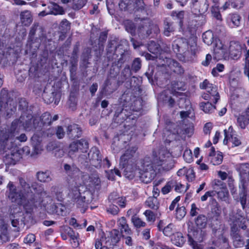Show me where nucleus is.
Instances as JSON below:
<instances>
[{
	"mask_svg": "<svg viewBox=\"0 0 249 249\" xmlns=\"http://www.w3.org/2000/svg\"><path fill=\"white\" fill-rule=\"evenodd\" d=\"M19 188L26 199L29 205H32L35 202V194L40 195L42 196L49 197L47 191L44 190L42 184H38L36 181L31 182L29 179L20 177L18 178Z\"/></svg>",
	"mask_w": 249,
	"mask_h": 249,
	"instance_id": "1",
	"label": "nucleus"
},
{
	"mask_svg": "<svg viewBox=\"0 0 249 249\" xmlns=\"http://www.w3.org/2000/svg\"><path fill=\"white\" fill-rule=\"evenodd\" d=\"M172 47L179 60L184 62L191 61L196 53V43H194V45H189L188 42L182 38L175 40Z\"/></svg>",
	"mask_w": 249,
	"mask_h": 249,
	"instance_id": "2",
	"label": "nucleus"
},
{
	"mask_svg": "<svg viewBox=\"0 0 249 249\" xmlns=\"http://www.w3.org/2000/svg\"><path fill=\"white\" fill-rule=\"evenodd\" d=\"M152 156L154 164L157 168L162 166V169L165 170H169L172 168L173 162L171 154L167 149L163 148L158 151H154Z\"/></svg>",
	"mask_w": 249,
	"mask_h": 249,
	"instance_id": "3",
	"label": "nucleus"
},
{
	"mask_svg": "<svg viewBox=\"0 0 249 249\" xmlns=\"http://www.w3.org/2000/svg\"><path fill=\"white\" fill-rule=\"evenodd\" d=\"M20 124L27 131L34 130L39 131L37 120L36 117L33 118L31 115H22L19 119L14 120L11 124V130L18 132Z\"/></svg>",
	"mask_w": 249,
	"mask_h": 249,
	"instance_id": "4",
	"label": "nucleus"
},
{
	"mask_svg": "<svg viewBox=\"0 0 249 249\" xmlns=\"http://www.w3.org/2000/svg\"><path fill=\"white\" fill-rule=\"evenodd\" d=\"M119 6L122 9L133 10L135 13L141 12L143 16L148 15L151 13L150 6L146 5L142 0H123Z\"/></svg>",
	"mask_w": 249,
	"mask_h": 249,
	"instance_id": "5",
	"label": "nucleus"
},
{
	"mask_svg": "<svg viewBox=\"0 0 249 249\" xmlns=\"http://www.w3.org/2000/svg\"><path fill=\"white\" fill-rule=\"evenodd\" d=\"M80 190L77 187L72 188L69 194L70 197L76 202L80 206H84V203L88 204L93 199V195L89 190L80 193Z\"/></svg>",
	"mask_w": 249,
	"mask_h": 249,
	"instance_id": "6",
	"label": "nucleus"
},
{
	"mask_svg": "<svg viewBox=\"0 0 249 249\" xmlns=\"http://www.w3.org/2000/svg\"><path fill=\"white\" fill-rule=\"evenodd\" d=\"M18 132H13L11 130V128L8 132L4 133L0 131V145L3 150L15 151L18 149L17 144L15 142L14 137Z\"/></svg>",
	"mask_w": 249,
	"mask_h": 249,
	"instance_id": "7",
	"label": "nucleus"
},
{
	"mask_svg": "<svg viewBox=\"0 0 249 249\" xmlns=\"http://www.w3.org/2000/svg\"><path fill=\"white\" fill-rule=\"evenodd\" d=\"M228 222L231 226V230L233 227L236 229L240 228L242 229L246 228L245 214L242 210L239 209L237 210L236 212H232L230 213Z\"/></svg>",
	"mask_w": 249,
	"mask_h": 249,
	"instance_id": "8",
	"label": "nucleus"
},
{
	"mask_svg": "<svg viewBox=\"0 0 249 249\" xmlns=\"http://www.w3.org/2000/svg\"><path fill=\"white\" fill-rule=\"evenodd\" d=\"M7 188V196L12 202L16 203L18 205L28 204L26 199H23V196L20 190H18L12 182L10 181L9 182Z\"/></svg>",
	"mask_w": 249,
	"mask_h": 249,
	"instance_id": "9",
	"label": "nucleus"
},
{
	"mask_svg": "<svg viewBox=\"0 0 249 249\" xmlns=\"http://www.w3.org/2000/svg\"><path fill=\"white\" fill-rule=\"evenodd\" d=\"M205 232L201 230H194L188 234V243L193 249H202L200 244L204 238Z\"/></svg>",
	"mask_w": 249,
	"mask_h": 249,
	"instance_id": "10",
	"label": "nucleus"
},
{
	"mask_svg": "<svg viewBox=\"0 0 249 249\" xmlns=\"http://www.w3.org/2000/svg\"><path fill=\"white\" fill-rule=\"evenodd\" d=\"M130 59V54L124 50L118 49L116 53H114V56L109 61L112 62V64L121 67L124 62H128Z\"/></svg>",
	"mask_w": 249,
	"mask_h": 249,
	"instance_id": "11",
	"label": "nucleus"
},
{
	"mask_svg": "<svg viewBox=\"0 0 249 249\" xmlns=\"http://www.w3.org/2000/svg\"><path fill=\"white\" fill-rule=\"evenodd\" d=\"M125 87L129 89V92L133 95L134 97L141 95L142 89L141 88V83L140 80L135 76H133L130 80L125 84Z\"/></svg>",
	"mask_w": 249,
	"mask_h": 249,
	"instance_id": "12",
	"label": "nucleus"
},
{
	"mask_svg": "<svg viewBox=\"0 0 249 249\" xmlns=\"http://www.w3.org/2000/svg\"><path fill=\"white\" fill-rule=\"evenodd\" d=\"M90 164L99 168L102 166V156L100 150L96 147H92L88 154Z\"/></svg>",
	"mask_w": 249,
	"mask_h": 249,
	"instance_id": "13",
	"label": "nucleus"
},
{
	"mask_svg": "<svg viewBox=\"0 0 249 249\" xmlns=\"http://www.w3.org/2000/svg\"><path fill=\"white\" fill-rule=\"evenodd\" d=\"M89 142L85 139L72 142L69 145L70 154H73L79 150L82 152H86L89 147Z\"/></svg>",
	"mask_w": 249,
	"mask_h": 249,
	"instance_id": "14",
	"label": "nucleus"
},
{
	"mask_svg": "<svg viewBox=\"0 0 249 249\" xmlns=\"http://www.w3.org/2000/svg\"><path fill=\"white\" fill-rule=\"evenodd\" d=\"M114 108L115 113L113 120L117 124L123 123L130 116V112L124 109L121 104L114 105Z\"/></svg>",
	"mask_w": 249,
	"mask_h": 249,
	"instance_id": "15",
	"label": "nucleus"
},
{
	"mask_svg": "<svg viewBox=\"0 0 249 249\" xmlns=\"http://www.w3.org/2000/svg\"><path fill=\"white\" fill-rule=\"evenodd\" d=\"M137 147L133 146L128 148L121 157L120 165L124 166L128 163H136L135 155Z\"/></svg>",
	"mask_w": 249,
	"mask_h": 249,
	"instance_id": "16",
	"label": "nucleus"
},
{
	"mask_svg": "<svg viewBox=\"0 0 249 249\" xmlns=\"http://www.w3.org/2000/svg\"><path fill=\"white\" fill-rule=\"evenodd\" d=\"M192 11L197 16L204 14L208 9L207 0H192Z\"/></svg>",
	"mask_w": 249,
	"mask_h": 249,
	"instance_id": "17",
	"label": "nucleus"
},
{
	"mask_svg": "<svg viewBox=\"0 0 249 249\" xmlns=\"http://www.w3.org/2000/svg\"><path fill=\"white\" fill-rule=\"evenodd\" d=\"M200 87L202 89H205L207 92L213 98V102L216 104L219 99V95L217 91V87L215 86L210 84L209 82L205 79L203 83L200 84Z\"/></svg>",
	"mask_w": 249,
	"mask_h": 249,
	"instance_id": "18",
	"label": "nucleus"
},
{
	"mask_svg": "<svg viewBox=\"0 0 249 249\" xmlns=\"http://www.w3.org/2000/svg\"><path fill=\"white\" fill-rule=\"evenodd\" d=\"M64 170L66 174L70 178L76 180L80 176H85L84 173L81 172L79 168L73 163L68 164L65 163L63 165Z\"/></svg>",
	"mask_w": 249,
	"mask_h": 249,
	"instance_id": "19",
	"label": "nucleus"
},
{
	"mask_svg": "<svg viewBox=\"0 0 249 249\" xmlns=\"http://www.w3.org/2000/svg\"><path fill=\"white\" fill-rule=\"evenodd\" d=\"M12 226L16 228L15 231H18L21 228H23L25 225L24 217L21 212H17L15 214L12 213L10 215Z\"/></svg>",
	"mask_w": 249,
	"mask_h": 249,
	"instance_id": "20",
	"label": "nucleus"
},
{
	"mask_svg": "<svg viewBox=\"0 0 249 249\" xmlns=\"http://www.w3.org/2000/svg\"><path fill=\"white\" fill-rule=\"evenodd\" d=\"M136 164L140 171H152L157 168L154 164L153 159L149 157L140 160Z\"/></svg>",
	"mask_w": 249,
	"mask_h": 249,
	"instance_id": "21",
	"label": "nucleus"
},
{
	"mask_svg": "<svg viewBox=\"0 0 249 249\" xmlns=\"http://www.w3.org/2000/svg\"><path fill=\"white\" fill-rule=\"evenodd\" d=\"M137 32L139 36L142 38L148 36L151 34L149 22L147 19L143 18L138 27Z\"/></svg>",
	"mask_w": 249,
	"mask_h": 249,
	"instance_id": "22",
	"label": "nucleus"
},
{
	"mask_svg": "<svg viewBox=\"0 0 249 249\" xmlns=\"http://www.w3.org/2000/svg\"><path fill=\"white\" fill-rule=\"evenodd\" d=\"M239 231V229H236L235 227L231 230L232 245L236 248H241L245 245V241Z\"/></svg>",
	"mask_w": 249,
	"mask_h": 249,
	"instance_id": "23",
	"label": "nucleus"
},
{
	"mask_svg": "<svg viewBox=\"0 0 249 249\" xmlns=\"http://www.w3.org/2000/svg\"><path fill=\"white\" fill-rule=\"evenodd\" d=\"M43 28L39 26V23L35 22L30 29L28 36V40L33 42L35 38H41L43 34Z\"/></svg>",
	"mask_w": 249,
	"mask_h": 249,
	"instance_id": "24",
	"label": "nucleus"
},
{
	"mask_svg": "<svg viewBox=\"0 0 249 249\" xmlns=\"http://www.w3.org/2000/svg\"><path fill=\"white\" fill-rule=\"evenodd\" d=\"M242 49V46L238 42H231L229 48L231 57L234 60L239 59L241 56Z\"/></svg>",
	"mask_w": 249,
	"mask_h": 249,
	"instance_id": "25",
	"label": "nucleus"
},
{
	"mask_svg": "<svg viewBox=\"0 0 249 249\" xmlns=\"http://www.w3.org/2000/svg\"><path fill=\"white\" fill-rule=\"evenodd\" d=\"M82 131L81 128L76 124H72L68 126L67 134L69 138L74 140L80 137Z\"/></svg>",
	"mask_w": 249,
	"mask_h": 249,
	"instance_id": "26",
	"label": "nucleus"
},
{
	"mask_svg": "<svg viewBox=\"0 0 249 249\" xmlns=\"http://www.w3.org/2000/svg\"><path fill=\"white\" fill-rule=\"evenodd\" d=\"M221 186V190L216 192L215 191V194L216 193L217 196L219 199L222 201H226L229 196V192L227 189L225 187V184L220 180L215 181L213 186V188L216 189V187Z\"/></svg>",
	"mask_w": 249,
	"mask_h": 249,
	"instance_id": "27",
	"label": "nucleus"
},
{
	"mask_svg": "<svg viewBox=\"0 0 249 249\" xmlns=\"http://www.w3.org/2000/svg\"><path fill=\"white\" fill-rule=\"evenodd\" d=\"M38 123L39 131L41 130L43 127L50 125L52 124V116L49 112L44 113L39 117H36Z\"/></svg>",
	"mask_w": 249,
	"mask_h": 249,
	"instance_id": "28",
	"label": "nucleus"
},
{
	"mask_svg": "<svg viewBox=\"0 0 249 249\" xmlns=\"http://www.w3.org/2000/svg\"><path fill=\"white\" fill-rule=\"evenodd\" d=\"M120 46L118 45L117 41L114 39L109 40L107 47V57L110 60L114 56V53H116V50L121 49Z\"/></svg>",
	"mask_w": 249,
	"mask_h": 249,
	"instance_id": "29",
	"label": "nucleus"
},
{
	"mask_svg": "<svg viewBox=\"0 0 249 249\" xmlns=\"http://www.w3.org/2000/svg\"><path fill=\"white\" fill-rule=\"evenodd\" d=\"M237 123L241 129H248V126H249V108H247L245 112L238 117Z\"/></svg>",
	"mask_w": 249,
	"mask_h": 249,
	"instance_id": "30",
	"label": "nucleus"
},
{
	"mask_svg": "<svg viewBox=\"0 0 249 249\" xmlns=\"http://www.w3.org/2000/svg\"><path fill=\"white\" fill-rule=\"evenodd\" d=\"M122 234L120 231L118 230L113 229L109 232L107 236L108 239L106 242L108 243L109 245H116L120 240Z\"/></svg>",
	"mask_w": 249,
	"mask_h": 249,
	"instance_id": "31",
	"label": "nucleus"
},
{
	"mask_svg": "<svg viewBox=\"0 0 249 249\" xmlns=\"http://www.w3.org/2000/svg\"><path fill=\"white\" fill-rule=\"evenodd\" d=\"M166 129L168 131L170 132V134L168 135L169 139L174 138V136L176 134L181 135L182 129L180 126L177 124L172 123H170L167 125ZM166 141H169V142H171L170 139H166Z\"/></svg>",
	"mask_w": 249,
	"mask_h": 249,
	"instance_id": "32",
	"label": "nucleus"
},
{
	"mask_svg": "<svg viewBox=\"0 0 249 249\" xmlns=\"http://www.w3.org/2000/svg\"><path fill=\"white\" fill-rule=\"evenodd\" d=\"M66 210V207L61 203H53L48 208V213L52 214H56L58 215H63Z\"/></svg>",
	"mask_w": 249,
	"mask_h": 249,
	"instance_id": "33",
	"label": "nucleus"
},
{
	"mask_svg": "<svg viewBox=\"0 0 249 249\" xmlns=\"http://www.w3.org/2000/svg\"><path fill=\"white\" fill-rule=\"evenodd\" d=\"M136 163H128L125 165L122 166L124 169V175L125 178L132 179L135 175Z\"/></svg>",
	"mask_w": 249,
	"mask_h": 249,
	"instance_id": "34",
	"label": "nucleus"
},
{
	"mask_svg": "<svg viewBox=\"0 0 249 249\" xmlns=\"http://www.w3.org/2000/svg\"><path fill=\"white\" fill-rule=\"evenodd\" d=\"M47 9H49L50 15H58L65 14L63 7L54 2H50L47 5Z\"/></svg>",
	"mask_w": 249,
	"mask_h": 249,
	"instance_id": "35",
	"label": "nucleus"
},
{
	"mask_svg": "<svg viewBox=\"0 0 249 249\" xmlns=\"http://www.w3.org/2000/svg\"><path fill=\"white\" fill-rule=\"evenodd\" d=\"M141 180L144 183L150 182L155 178L156 173L155 170L140 171Z\"/></svg>",
	"mask_w": 249,
	"mask_h": 249,
	"instance_id": "36",
	"label": "nucleus"
},
{
	"mask_svg": "<svg viewBox=\"0 0 249 249\" xmlns=\"http://www.w3.org/2000/svg\"><path fill=\"white\" fill-rule=\"evenodd\" d=\"M171 240L172 243L178 247L182 246L186 241L182 233L178 231L174 233L171 236Z\"/></svg>",
	"mask_w": 249,
	"mask_h": 249,
	"instance_id": "37",
	"label": "nucleus"
},
{
	"mask_svg": "<svg viewBox=\"0 0 249 249\" xmlns=\"http://www.w3.org/2000/svg\"><path fill=\"white\" fill-rule=\"evenodd\" d=\"M175 29L173 26V22L171 21L168 18H166L163 21V34L168 37L171 36V33H173Z\"/></svg>",
	"mask_w": 249,
	"mask_h": 249,
	"instance_id": "38",
	"label": "nucleus"
},
{
	"mask_svg": "<svg viewBox=\"0 0 249 249\" xmlns=\"http://www.w3.org/2000/svg\"><path fill=\"white\" fill-rule=\"evenodd\" d=\"M37 179L41 182H49L52 180L51 172L46 170L45 171H38L36 173Z\"/></svg>",
	"mask_w": 249,
	"mask_h": 249,
	"instance_id": "39",
	"label": "nucleus"
},
{
	"mask_svg": "<svg viewBox=\"0 0 249 249\" xmlns=\"http://www.w3.org/2000/svg\"><path fill=\"white\" fill-rule=\"evenodd\" d=\"M43 98L45 103L47 104H50L54 102L57 105L58 103L59 100L56 99V97H59V94L54 92L51 93L44 92L42 94Z\"/></svg>",
	"mask_w": 249,
	"mask_h": 249,
	"instance_id": "40",
	"label": "nucleus"
},
{
	"mask_svg": "<svg viewBox=\"0 0 249 249\" xmlns=\"http://www.w3.org/2000/svg\"><path fill=\"white\" fill-rule=\"evenodd\" d=\"M169 66L171 70L178 74L182 75L184 72V70L181 65L175 60H170Z\"/></svg>",
	"mask_w": 249,
	"mask_h": 249,
	"instance_id": "41",
	"label": "nucleus"
},
{
	"mask_svg": "<svg viewBox=\"0 0 249 249\" xmlns=\"http://www.w3.org/2000/svg\"><path fill=\"white\" fill-rule=\"evenodd\" d=\"M146 205L154 210H157L160 207V203L155 195L149 197L145 201Z\"/></svg>",
	"mask_w": 249,
	"mask_h": 249,
	"instance_id": "42",
	"label": "nucleus"
},
{
	"mask_svg": "<svg viewBox=\"0 0 249 249\" xmlns=\"http://www.w3.org/2000/svg\"><path fill=\"white\" fill-rule=\"evenodd\" d=\"M213 52L215 55V58L217 57L219 58L220 57H223L224 55L225 49L223 48L222 43L220 40H216L215 46L213 48Z\"/></svg>",
	"mask_w": 249,
	"mask_h": 249,
	"instance_id": "43",
	"label": "nucleus"
},
{
	"mask_svg": "<svg viewBox=\"0 0 249 249\" xmlns=\"http://www.w3.org/2000/svg\"><path fill=\"white\" fill-rule=\"evenodd\" d=\"M50 194L52 196H55L58 201H61L63 199L62 190L58 186H53L50 190Z\"/></svg>",
	"mask_w": 249,
	"mask_h": 249,
	"instance_id": "44",
	"label": "nucleus"
},
{
	"mask_svg": "<svg viewBox=\"0 0 249 249\" xmlns=\"http://www.w3.org/2000/svg\"><path fill=\"white\" fill-rule=\"evenodd\" d=\"M21 22L25 26H27L32 22V18L31 13L27 10L22 12L20 14Z\"/></svg>",
	"mask_w": 249,
	"mask_h": 249,
	"instance_id": "45",
	"label": "nucleus"
},
{
	"mask_svg": "<svg viewBox=\"0 0 249 249\" xmlns=\"http://www.w3.org/2000/svg\"><path fill=\"white\" fill-rule=\"evenodd\" d=\"M196 226L199 229H203L206 227L207 223V218L204 214L199 215L195 220Z\"/></svg>",
	"mask_w": 249,
	"mask_h": 249,
	"instance_id": "46",
	"label": "nucleus"
},
{
	"mask_svg": "<svg viewBox=\"0 0 249 249\" xmlns=\"http://www.w3.org/2000/svg\"><path fill=\"white\" fill-rule=\"evenodd\" d=\"M221 208L218 202L215 200L213 199L212 201V206L211 208V213L215 217L216 219L220 216L221 214Z\"/></svg>",
	"mask_w": 249,
	"mask_h": 249,
	"instance_id": "47",
	"label": "nucleus"
},
{
	"mask_svg": "<svg viewBox=\"0 0 249 249\" xmlns=\"http://www.w3.org/2000/svg\"><path fill=\"white\" fill-rule=\"evenodd\" d=\"M7 156L8 158L12 160L11 163L13 164H15L16 161L19 160L22 157L18 148L15 151H11L10 154H8Z\"/></svg>",
	"mask_w": 249,
	"mask_h": 249,
	"instance_id": "48",
	"label": "nucleus"
},
{
	"mask_svg": "<svg viewBox=\"0 0 249 249\" xmlns=\"http://www.w3.org/2000/svg\"><path fill=\"white\" fill-rule=\"evenodd\" d=\"M32 145L33 148L31 156L35 157L41 153L42 149L40 143L38 141L32 142Z\"/></svg>",
	"mask_w": 249,
	"mask_h": 249,
	"instance_id": "49",
	"label": "nucleus"
},
{
	"mask_svg": "<svg viewBox=\"0 0 249 249\" xmlns=\"http://www.w3.org/2000/svg\"><path fill=\"white\" fill-rule=\"evenodd\" d=\"M200 107L204 112L208 113H212L215 109V107L209 101L206 103L201 102L200 104Z\"/></svg>",
	"mask_w": 249,
	"mask_h": 249,
	"instance_id": "50",
	"label": "nucleus"
},
{
	"mask_svg": "<svg viewBox=\"0 0 249 249\" xmlns=\"http://www.w3.org/2000/svg\"><path fill=\"white\" fill-rule=\"evenodd\" d=\"M91 49L88 47L85 48L82 53L81 60L85 65L89 64L88 60L91 57Z\"/></svg>",
	"mask_w": 249,
	"mask_h": 249,
	"instance_id": "51",
	"label": "nucleus"
},
{
	"mask_svg": "<svg viewBox=\"0 0 249 249\" xmlns=\"http://www.w3.org/2000/svg\"><path fill=\"white\" fill-rule=\"evenodd\" d=\"M204 42L208 45L212 44L213 41V35L211 31H207L202 35Z\"/></svg>",
	"mask_w": 249,
	"mask_h": 249,
	"instance_id": "52",
	"label": "nucleus"
},
{
	"mask_svg": "<svg viewBox=\"0 0 249 249\" xmlns=\"http://www.w3.org/2000/svg\"><path fill=\"white\" fill-rule=\"evenodd\" d=\"M88 0H72V8L74 10H79L87 3Z\"/></svg>",
	"mask_w": 249,
	"mask_h": 249,
	"instance_id": "53",
	"label": "nucleus"
},
{
	"mask_svg": "<svg viewBox=\"0 0 249 249\" xmlns=\"http://www.w3.org/2000/svg\"><path fill=\"white\" fill-rule=\"evenodd\" d=\"M142 67V61L140 58H135L131 64V70L135 72L138 71Z\"/></svg>",
	"mask_w": 249,
	"mask_h": 249,
	"instance_id": "54",
	"label": "nucleus"
},
{
	"mask_svg": "<svg viewBox=\"0 0 249 249\" xmlns=\"http://www.w3.org/2000/svg\"><path fill=\"white\" fill-rule=\"evenodd\" d=\"M131 221L133 225L137 228L141 227H144L146 226V223L142 221L139 217L133 215L131 217Z\"/></svg>",
	"mask_w": 249,
	"mask_h": 249,
	"instance_id": "55",
	"label": "nucleus"
},
{
	"mask_svg": "<svg viewBox=\"0 0 249 249\" xmlns=\"http://www.w3.org/2000/svg\"><path fill=\"white\" fill-rule=\"evenodd\" d=\"M163 234L167 236H172L174 233L177 232L174 229V226L172 224H169L162 229Z\"/></svg>",
	"mask_w": 249,
	"mask_h": 249,
	"instance_id": "56",
	"label": "nucleus"
},
{
	"mask_svg": "<svg viewBox=\"0 0 249 249\" xmlns=\"http://www.w3.org/2000/svg\"><path fill=\"white\" fill-rule=\"evenodd\" d=\"M124 24L126 30L131 35L134 36L136 34V28L134 23L127 20L125 22Z\"/></svg>",
	"mask_w": 249,
	"mask_h": 249,
	"instance_id": "57",
	"label": "nucleus"
},
{
	"mask_svg": "<svg viewBox=\"0 0 249 249\" xmlns=\"http://www.w3.org/2000/svg\"><path fill=\"white\" fill-rule=\"evenodd\" d=\"M237 170L240 175H244L249 173V165L248 163H243L238 165Z\"/></svg>",
	"mask_w": 249,
	"mask_h": 249,
	"instance_id": "58",
	"label": "nucleus"
},
{
	"mask_svg": "<svg viewBox=\"0 0 249 249\" xmlns=\"http://www.w3.org/2000/svg\"><path fill=\"white\" fill-rule=\"evenodd\" d=\"M160 46L154 41H151L148 45V51L152 53H157L159 51Z\"/></svg>",
	"mask_w": 249,
	"mask_h": 249,
	"instance_id": "59",
	"label": "nucleus"
},
{
	"mask_svg": "<svg viewBox=\"0 0 249 249\" xmlns=\"http://www.w3.org/2000/svg\"><path fill=\"white\" fill-rule=\"evenodd\" d=\"M180 127L182 129L181 135L183 134L191 135L193 133L194 128L192 124L182 125Z\"/></svg>",
	"mask_w": 249,
	"mask_h": 249,
	"instance_id": "60",
	"label": "nucleus"
},
{
	"mask_svg": "<svg viewBox=\"0 0 249 249\" xmlns=\"http://www.w3.org/2000/svg\"><path fill=\"white\" fill-rule=\"evenodd\" d=\"M223 155L221 152H218L212 157L211 161L213 165H219L223 160Z\"/></svg>",
	"mask_w": 249,
	"mask_h": 249,
	"instance_id": "61",
	"label": "nucleus"
},
{
	"mask_svg": "<svg viewBox=\"0 0 249 249\" xmlns=\"http://www.w3.org/2000/svg\"><path fill=\"white\" fill-rule=\"evenodd\" d=\"M175 180H171L167 183L166 185L164 186L161 189V192L163 194H168L171 190L174 188V185H175Z\"/></svg>",
	"mask_w": 249,
	"mask_h": 249,
	"instance_id": "62",
	"label": "nucleus"
},
{
	"mask_svg": "<svg viewBox=\"0 0 249 249\" xmlns=\"http://www.w3.org/2000/svg\"><path fill=\"white\" fill-rule=\"evenodd\" d=\"M241 17L237 14H232L231 16V19L233 25L235 27L239 26Z\"/></svg>",
	"mask_w": 249,
	"mask_h": 249,
	"instance_id": "63",
	"label": "nucleus"
},
{
	"mask_svg": "<svg viewBox=\"0 0 249 249\" xmlns=\"http://www.w3.org/2000/svg\"><path fill=\"white\" fill-rule=\"evenodd\" d=\"M78 161L84 166H87L90 164L89 160V157L86 155L81 154L78 158Z\"/></svg>",
	"mask_w": 249,
	"mask_h": 249,
	"instance_id": "64",
	"label": "nucleus"
}]
</instances>
